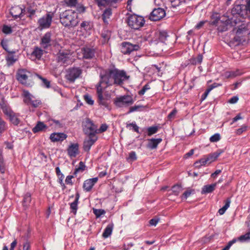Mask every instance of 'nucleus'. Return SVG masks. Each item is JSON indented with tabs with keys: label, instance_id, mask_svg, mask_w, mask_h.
Returning a JSON list of instances; mask_svg holds the SVG:
<instances>
[{
	"label": "nucleus",
	"instance_id": "nucleus-55",
	"mask_svg": "<svg viewBox=\"0 0 250 250\" xmlns=\"http://www.w3.org/2000/svg\"><path fill=\"white\" fill-rule=\"evenodd\" d=\"M2 31L5 34L11 33L12 31L11 28L8 25H4L2 27Z\"/></svg>",
	"mask_w": 250,
	"mask_h": 250
},
{
	"label": "nucleus",
	"instance_id": "nucleus-46",
	"mask_svg": "<svg viewBox=\"0 0 250 250\" xmlns=\"http://www.w3.org/2000/svg\"><path fill=\"white\" fill-rule=\"evenodd\" d=\"M84 99L87 104L90 105H93L94 101L92 99L91 96L88 94H85L83 96Z\"/></svg>",
	"mask_w": 250,
	"mask_h": 250
},
{
	"label": "nucleus",
	"instance_id": "nucleus-54",
	"mask_svg": "<svg viewBox=\"0 0 250 250\" xmlns=\"http://www.w3.org/2000/svg\"><path fill=\"white\" fill-rule=\"evenodd\" d=\"M177 112V111L176 109H174L168 115L167 118L169 120H171L173 119Z\"/></svg>",
	"mask_w": 250,
	"mask_h": 250
},
{
	"label": "nucleus",
	"instance_id": "nucleus-63",
	"mask_svg": "<svg viewBox=\"0 0 250 250\" xmlns=\"http://www.w3.org/2000/svg\"><path fill=\"white\" fill-rule=\"evenodd\" d=\"M107 129V126L105 124H102L100 126L99 129H98V133H102L106 131Z\"/></svg>",
	"mask_w": 250,
	"mask_h": 250
},
{
	"label": "nucleus",
	"instance_id": "nucleus-43",
	"mask_svg": "<svg viewBox=\"0 0 250 250\" xmlns=\"http://www.w3.org/2000/svg\"><path fill=\"white\" fill-rule=\"evenodd\" d=\"M167 37V32L165 31H160L159 32V39L162 42H164Z\"/></svg>",
	"mask_w": 250,
	"mask_h": 250
},
{
	"label": "nucleus",
	"instance_id": "nucleus-53",
	"mask_svg": "<svg viewBox=\"0 0 250 250\" xmlns=\"http://www.w3.org/2000/svg\"><path fill=\"white\" fill-rule=\"evenodd\" d=\"M78 12L80 13H84L85 11V7L82 4H78L76 6Z\"/></svg>",
	"mask_w": 250,
	"mask_h": 250
},
{
	"label": "nucleus",
	"instance_id": "nucleus-13",
	"mask_svg": "<svg viewBox=\"0 0 250 250\" xmlns=\"http://www.w3.org/2000/svg\"><path fill=\"white\" fill-rule=\"evenodd\" d=\"M83 58L86 60H90L94 58L95 56L96 50L94 48L84 47L82 48Z\"/></svg>",
	"mask_w": 250,
	"mask_h": 250
},
{
	"label": "nucleus",
	"instance_id": "nucleus-23",
	"mask_svg": "<svg viewBox=\"0 0 250 250\" xmlns=\"http://www.w3.org/2000/svg\"><path fill=\"white\" fill-rule=\"evenodd\" d=\"M223 152V151L222 150L219 149L214 153H210L209 155L206 156L205 157L207 159L208 164L215 161Z\"/></svg>",
	"mask_w": 250,
	"mask_h": 250
},
{
	"label": "nucleus",
	"instance_id": "nucleus-62",
	"mask_svg": "<svg viewBox=\"0 0 250 250\" xmlns=\"http://www.w3.org/2000/svg\"><path fill=\"white\" fill-rule=\"evenodd\" d=\"M28 13L29 14L28 17L30 18H32V16L35 14V10L34 9H32L31 7H28L27 9Z\"/></svg>",
	"mask_w": 250,
	"mask_h": 250
},
{
	"label": "nucleus",
	"instance_id": "nucleus-32",
	"mask_svg": "<svg viewBox=\"0 0 250 250\" xmlns=\"http://www.w3.org/2000/svg\"><path fill=\"white\" fill-rule=\"evenodd\" d=\"M1 45L3 48L8 53L10 54H15L16 53V51L12 49L10 50L8 47V42L7 41L5 40H2L1 42Z\"/></svg>",
	"mask_w": 250,
	"mask_h": 250
},
{
	"label": "nucleus",
	"instance_id": "nucleus-42",
	"mask_svg": "<svg viewBox=\"0 0 250 250\" xmlns=\"http://www.w3.org/2000/svg\"><path fill=\"white\" fill-rule=\"evenodd\" d=\"M182 190V187L180 185H175L172 188V192L175 195H178Z\"/></svg>",
	"mask_w": 250,
	"mask_h": 250
},
{
	"label": "nucleus",
	"instance_id": "nucleus-44",
	"mask_svg": "<svg viewBox=\"0 0 250 250\" xmlns=\"http://www.w3.org/2000/svg\"><path fill=\"white\" fill-rule=\"evenodd\" d=\"M80 26L81 28L87 30L90 28V22L87 21H83L81 23Z\"/></svg>",
	"mask_w": 250,
	"mask_h": 250
},
{
	"label": "nucleus",
	"instance_id": "nucleus-47",
	"mask_svg": "<svg viewBox=\"0 0 250 250\" xmlns=\"http://www.w3.org/2000/svg\"><path fill=\"white\" fill-rule=\"evenodd\" d=\"M158 127L157 126H151L149 127L147 129V134L148 136H151L152 134L155 133L158 131Z\"/></svg>",
	"mask_w": 250,
	"mask_h": 250
},
{
	"label": "nucleus",
	"instance_id": "nucleus-61",
	"mask_svg": "<svg viewBox=\"0 0 250 250\" xmlns=\"http://www.w3.org/2000/svg\"><path fill=\"white\" fill-rule=\"evenodd\" d=\"M193 192H194V190H187L183 194V197L185 199H187L188 197H189L191 194V193H193Z\"/></svg>",
	"mask_w": 250,
	"mask_h": 250
},
{
	"label": "nucleus",
	"instance_id": "nucleus-11",
	"mask_svg": "<svg viewBox=\"0 0 250 250\" xmlns=\"http://www.w3.org/2000/svg\"><path fill=\"white\" fill-rule=\"evenodd\" d=\"M166 16L165 10L162 8L154 9L150 13L149 19L151 21H158L163 19Z\"/></svg>",
	"mask_w": 250,
	"mask_h": 250
},
{
	"label": "nucleus",
	"instance_id": "nucleus-17",
	"mask_svg": "<svg viewBox=\"0 0 250 250\" xmlns=\"http://www.w3.org/2000/svg\"><path fill=\"white\" fill-rule=\"evenodd\" d=\"M70 57V52L68 50H61L57 54L58 61L62 63H67Z\"/></svg>",
	"mask_w": 250,
	"mask_h": 250
},
{
	"label": "nucleus",
	"instance_id": "nucleus-3",
	"mask_svg": "<svg viewBox=\"0 0 250 250\" xmlns=\"http://www.w3.org/2000/svg\"><path fill=\"white\" fill-rule=\"evenodd\" d=\"M60 22L65 27L73 28L79 23L78 14L72 10H66L60 15Z\"/></svg>",
	"mask_w": 250,
	"mask_h": 250
},
{
	"label": "nucleus",
	"instance_id": "nucleus-59",
	"mask_svg": "<svg viewBox=\"0 0 250 250\" xmlns=\"http://www.w3.org/2000/svg\"><path fill=\"white\" fill-rule=\"evenodd\" d=\"M246 4L244 5V10L246 11V14H247V12H249L250 13V0H246Z\"/></svg>",
	"mask_w": 250,
	"mask_h": 250
},
{
	"label": "nucleus",
	"instance_id": "nucleus-45",
	"mask_svg": "<svg viewBox=\"0 0 250 250\" xmlns=\"http://www.w3.org/2000/svg\"><path fill=\"white\" fill-rule=\"evenodd\" d=\"M221 139L220 135L219 133H216L211 136L209 138V141L211 142H217Z\"/></svg>",
	"mask_w": 250,
	"mask_h": 250
},
{
	"label": "nucleus",
	"instance_id": "nucleus-28",
	"mask_svg": "<svg viewBox=\"0 0 250 250\" xmlns=\"http://www.w3.org/2000/svg\"><path fill=\"white\" fill-rule=\"evenodd\" d=\"M113 226L114 225L113 224H110L107 226L102 234V236L104 238H106L111 234L113 229Z\"/></svg>",
	"mask_w": 250,
	"mask_h": 250
},
{
	"label": "nucleus",
	"instance_id": "nucleus-35",
	"mask_svg": "<svg viewBox=\"0 0 250 250\" xmlns=\"http://www.w3.org/2000/svg\"><path fill=\"white\" fill-rule=\"evenodd\" d=\"M48 122L50 125H54V127L56 128H61L63 126L62 124L59 120L51 119L48 120Z\"/></svg>",
	"mask_w": 250,
	"mask_h": 250
},
{
	"label": "nucleus",
	"instance_id": "nucleus-21",
	"mask_svg": "<svg viewBox=\"0 0 250 250\" xmlns=\"http://www.w3.org/2000/svg\"><path fill=\"white\" fill-rule=\"evenodd\" d=\"M43 50L40 47L36 46L34 48L33 51L31 54V57L34 61H36V60H40L43 54Z\"/></svg>",
	"mask_w": 250,
	"mask_h": 250
},
{
	"label": "nucleus",
	"instance_id": "nucleus-7",
	"mask_svg": "<svg viewBox=\"0 0 250 250\" xmlns=\"http://www.w3.org/2000/svg\"><path fill=\"white\" fill-rule=\"evenodd\" d=\"M82 73V70L79 67H72L68 69L66 71L65 78L70 83H73L75 80L79 77Z\"/></svg>",
	"mask_w": 250,
	"mask_h": 250
},
{
	"label": "nucleus",
	"instance_id": "nucleus-30",
	"mask_svg": "<svg viewBox=\"0 0 250 250\" xmlns=\"http://www.w3.org/2000/svg\"><path fill=\"white\" fill-rule=\"evenodd\" d=\"M112 14L111 9L110 8H107L106 9L103 15H102V19L103 20L104 22L108 24V19H109L110 16Z\"/></svg>",
	"mask_w": 250,
	"mask_h": 250
},
{
	"label": "nucleus",
	"instance_id": "nucleus-27",
	"mask_svg": "<svg viewBox=\"0 0 250 250\" xmlns=\"http://www.w3.org/2000/svg\"><path fill=\"white\" fill-rule=\"evenodd\" d=\"M80 197L79 193H77L76 194V197L75 201L70 204V208L72 210V212L76 214L78 209V201Z\"/></svg>",
	"mask_w": 250,
	"mask_h": 250
},
{
	"label": "nucleus",
	"instance_id": "nucleus-52",
	"mask_svg": "<svg viewBox=\"0 0 250 250\" xmlns=\"http://www.w3.org/2000/svg\"><path fill=\"white\" fill-rule=\"evenodd\" d=\"M144 108L142 105H134L130 107L128 113L132 112L137 110H141V109Z\"/></svg>",
	"mask_w": 250,
	"mask_h": 250
},
{
	"label": "nucleus",
	"instance_id": "nucleus-60",
	"mask_svg": "<svg viewBox=\"0 0 250 250\" xmlns=\"http://www.w3.org/2000/svg\"><path fill=\"white\" fill-rule=\"evenodd\" d=\"M237 241L236 239H233L231 241H229L227 245L222 250H229L230 247L232 246V244L235 243Z\"/></svg>",
	"mask_w": 250,
	"mask_h": 250
},
{
	"label": "nucleus",
	"instance_id": "nucleus-20",
	"mask_svg": "<svg viewBox=\"0 0 250 250\" xmlns=\"http://www.w3.org/2000/svg\"><path fill=\"white\" fill-rule=\"evenodd\" d=\"M98 178L95 177L85 180L83 184V188L86 191H90L93 186L97 182Z\"/></svg>",
	"mask_w": 250,
	"mask_h": 250
},
{
	"label": "nucleus",
	"instance_id": "nucleus-22",
	"mask_svg": "<svg viewBox=\"0 0 250 250\" xmlns=\"http://www.w3.org/2000/svg\"><path fill=\"white\" fill-rule=\"evenodd\" d=\"M66 138L67 135L63 133H53L50 136V139L53 142L62 141Z\"/></svg>",
	"mask_w": 250,
	"mask_h": 250
},
{
	"label": "nucleus",
	"instance_id": "nucleus-15",
	"mask_svg": "<svg viewBox=\"0 0 250 250\" xmlns=\"http://www.w3.org/2000/svg\"><path fill=\"white\" fill-rule=\"evenodd\" d=\"M25 12V8H22L19 6H15L12 7L11 9L10 13L13 18L15 19L18 18H22Z\"/></svg>",
	"mask_w": 250,
	"mask_h": 250
},
{
	"label": "nucleus",
	"instance_id": "nucleus-33",
	"mask_svg": "<svg viewBox=\"0 0 250 250\" xmlns=\"http://www.w3.org/2000/svg\"><path fill=\"white\" fill-rule=\"evenodd\" d=\"M119 0H101L98 3L99 6H107L111 5L113 3H115L118 1Z\"/></svg>",
	"mask_w": 250,
	"mask_h": 250
},
{
	"label": "nucleus",
	"instance_id": "nucleus-31",
	"mask_svg": "<svg viewBox=\"0 0 250 250\" xmlns=\"http://www.w3.org/2000/svg\"><path fill=\"white\" fill-rule=\"evenodd\" d=\"M225 202V205L218 210V213L220 215L224 214L226 210L229 208L231 202L230 199L229 198H227Z\"/></svg>",
	"mask_w": 250,
	"mask_h": 250
},
{
	"label": "nucleus",
	"instance_id": "nucleus-24",
	"mask_svg": "<svg viewBox=\"0 0 250 250\" xmlns=\"http://www.w3.org/2000/svg\"><path fill=\"white\" fill-rule=\"evenodd\" d=\"M162 141L161 138L158 139H151L148 140V144L147 147L151 149H155L157 147L158 145Z\"/></svg>",
	"mask_w": 250,
	"mask_h": 250
},
{
	"label": "nucleus",
	"instance_id": "nucleus-49",
	"mask_svg": "<svg viewBox=\"0 0 250 250\" xmlns=\"http://www.w3.org/2000/svg\"><path fill=\"white\" fill-rule=\"evenodd\" d=\"M93 212L97 218L100 217L102 215H103L105 213L104 210L100 209H94Z\"/></svg>",
	"mask_w": 250,
	"mask_h": 250
},
{
	"label": "nucleus",
	"instance_id": "nucleus-58",
	"mask_svg": "<svg viewBox=\"0 0 250 250\" xmlns=\"http://www.w3.org/2000/svg\"><path fill=\"white\" fill-rule=\"evenodd\" d=\"M132 126L133 129L136 132L139 133V127L136 125L135 123H131L127 124L126 127H129Z\"/></svg>",
	"mask_w": 250,
	"mask_h": 250
},
{
	"label": "nucleus",
	"instance_id": "nucleus-40",
	"mask_svg": "<svg viewBox=\"0 0 250 250\" xmlns=\"http://www.w3.org/2000/svg\"><path fill=\"white\" fill-rule=\"evenodd\" d=\"M244 33L245 34H249V32H248V30L247 29V28H245V27H242V28H239L237 29V32H236L237 36L238 37L241 36L242 34H243Z\"/></svg>",
	"mask_w": 250,
	"mask_h": 250
},
{
	"label": "nucleus",
	"instance_id": "nucleus-6",
	"mask_svg": "<svg viewBox=\"0 0 250 250\" xmlns=\"http://www.w3.org/2000/svg\"><path fill=\"white\" fill-rule=\"evenodd\" d=\"M22 96L23 102L28 105L37 108L41 104V101L36 100L28 91L23 90Z\"/></svg>",
	"mask_w": 250,
	"mask_h": 250
},
{
	"label": "nucleus",
	"instance_id": "nucleus-10",
	"mask_svg": "<svg viewBox=\"0 0 250 250\" xmlns=\"http://www.w3.org/2000/svg\"><path fill=\"white\" fill-rule=\"evenodd\" d=\"M140 48L138 44H133L128 42H123L121 44V52L124 54H129L132 51L139 50Z\"/></svg>",
	"mask_w": 250,
	"mask_h": 250
},
{
	"label": "nucleus",
	"instance_id": "nucleus-14",
	"mask_svg": "<svg viewBox=\"0 0 250 250\" xmlns=\"http://www.w3.org/2000/svg\"><path fill=\"white\" fill-rule=\"evenodd\" d=\"M3 113L7 115L10 121L15 125H18L20 123L18 115L14 113L10 109L5 108L3 109Z\"/></svg>",
	"mask_w": 250,
	"mask_h": 250
},
{
	"label": "nucleus",
	"instance_id": "nucleus-57",
	"mask_svg": "<svg viewBox=\"0 0 250 250\" xmlns=\"http://www.w3.org/2000/svg\"><path fill=\"white\" fill-rule=\"evenodd\" d=\"M5 122L0 119V133L3 132L6 129Z\"/></svg>",
	"mask_w": 250,
	"mask_h": 250
},
{
	"label": "nucleus",
	"instance_id": "nucleus-64",
	"mask_svg": "<svg viewBox=\"0 0 250 250\" xmlns=\"http://www.w3.org/2000/svg\"><path fill=\"white\" fill-rule=\"evenodd\" d=\"M30 249V244L29 242L26 241L23 244V250H29Z\"/></svg>",
	"mask_w": 250,
	"mask_h": 250
},
{
	"label": "nucleus",
	"instance_id": "nucleus-8",
	"mask_svg": "<svg viewBox=\"0 0 250 250\" xmlns=\"http://www.w3.org/2000/svg\"><path fill=\"white\" fill-rule=\"evenodd\" d=\"M133 102L132 97L129 95H124L117 97L114 101L115 104L120 107L131 105L133 103Z\"/></svg>",
	"mask_w": 250,
	"mask_h": 250
},
{
	"label": "nucleus",
	"instance_id": "nucleus-2",
	"mask_svg": "<svg viewBox=\"0 0 250 250\" xmlns=\"http://www.w3.org/2000/svg\"><path fill=\"white\" fill-rule=\"evenodd\" d=\"M244 4H237L235 5L231 9L230 15L227 16V19L225 20V23L222 27L219 26L218 29L220 32H223L227 30V25L230 24L231 26H235L237 23L242 21L244 16L246 14L244 10Z\"/></svg>",
	"mask_w": 250,
	"mask_h": 250
},
{
	"label": "nucleus",
	"instance_id": "nucleus-19",
	"mask_svg": "<svg viewBox=\"0 0 250 250\" xmlns=\"http://www.w3.org/2000/svg\"><path fill=\"white\" fill-rule=\"evenodd\" d=\"M67 154L70 157H76L79 154V145L78 143L71 144L67 148Z\"/></svg>",
	"mask_w": 250,
	"mask_h": 250
},
{
	"label": "nucleus",
	"instance_id": "nucleus-56",
	"mask_svg": "<svg viewBox=\"0 0 250 250\" xmlns=\"http://www.w3.org/2000/svg\"><path fill=\"white\" fill-rule=\"evenodd\" d=\"M150 89V86L148 84H146L143 86L142 89L139 91V94L140 95H144L147 90Z\"/></svg>",
	"mask_w": 250,
	"mask_h": 250
},
{
	"label": "nucleus",
	"instance_id": "nucleus-1",
	"mask_svg": "<svg viewBox=\"0 0 250 250\" xmlns=\"http://www.w3.org/2000/svg\"><path fill=\"white\" fill-rule=\"evenodd\" d=\"M100 80L97 85V102L99 104L107 107L108 102L110 99V95L107 92H103V89L113 85H121L125 81L128 79L124 70L115 68H108L103 70L100 74Z\"/></svg>",
	"mask_w": 250,
	"mask_h": 250
},
{
	"label": "nucleus",
	"instance_id": "nucleus-39",
	"mask_svg": "<svg viewBox=\"0 0 250 250\" xmlns=\"http://www.w3.org/2000/svg\"><path fill=\"white\" fill-rule=\"evenodd\" d=\"M85 167V166L83 162H80L79 164L78 167L75 169L74 174H76L80 171H83L84 170Z\"/></svg>",
	"mask_w": 250,
	"mask_h": 250
},
{
	"label": "nucleus",
	"instance_id": "nucleus-9",
	"mask_svg": "<svg viewBox=\"0 0 250 250\" xmlns=\"http://www.w3.org/2000/svg\"><path fill=\"white\" fill-rule=\"evenodd\" d=\"M98 126L95 125L92 121L89 119H87L85 122L83 131L85 134H88L90 136L91 134L96 135L98 133Z\"/></svg>",
	"mask_w": 250,
	"mask_h": 250
},
{
	"label": "nucleus",
	"instance_id": "nucleus-51",
	"mask_svg": "<svg viewBox=\"0 0 250 250\" xmlns=\"http://www.w3.org/2000/svg\"><path fill=\"white\" fill-rule=\"evenodd\" d=\"M137 159L136 153L134 151H131L129 154V156L127 158L128 161H134Z\"/></svg>",
	"mask_w": 250,
	"mask_h": 250
},
{
	"label": "nucleus",
	"instance_id": "nucleus-48",
	"mask_svg": "<svg viewBox=\"0 0 250 250\" xmlns=\"http://www.w3.org/2000/svg\"><path fill=\"white\" fill-rule=\"evenodd\" d=\"M237 241H239L241 242H246V241H249V236H248V235L247 233H246L244 235H242L239 237L237 239H236Z\"/></svg>",
	"mask_w": 250,
	"mask_h": 250
},
{
	"label": "nucleus",
	"instance_id": "nucleus-50",
	"mask_svg": "<svg viewBox=\"0 0 250 250\" xmlns=\"http://www.w3.org/2000/svg\"><path fill=\"white\" fill-rule=\"evenodd\" d=\"M38 77L39 79H40L42 83H43V85L47 88H49L50 87V82L48 81L47 79H46L45 78H44L43 77H42V76H41L40 75H38Z\"/></svg>",
	"mask_w": 250,
	"mask_h": 250
},
{
	"label": "nucleus",
	"instance_id": "nucleus-37",
	"mask_svg": "<svg viewBox=\"0 0 250 250\" xmlns=\"http://www.w3.org/2000/svg\"><path fill=\"white\" fill-rule=\"evenodd\" d=\"M13 54L9 53L6 57V60L8 65L10 66L13 64L16 61V59H15Z\"/></svg>",
	"mask_w": 250,
	"mask_h": 250
},
{
	"label": "nucleus",
	"instance_id": "nucleus-26",
	"mask_svg": "<svg viewBox=\"0 0 250 250\" xmlns=\"http://www.w3.org/2000/svg\"><path fill=\"white\" fill-rule=\"evenodd\" d=\"M47 126L42 122H38L36 126L33 127L32 131L34 133H37L47 129Z\"/></svg>",
	"mask_w": 250,
	"mask_h": 250
},
{
	"label": "nucleus",
	"instance_id": "nucleus-16",
	"mask_svg": "<svg viewBox=\"0 0 250 250\" xmlns=\"http://www.w3.org/2000/svg\"><path fill=\"white\" fill-rule=\"evenodd\" d=\"M96 135L91 134L90 136H88V138L85 139L83 142V148L85 151L88 152L90 149L91 146L95 143L97 140Z\"/></svg>",
	"mask_w": 250,
	"mask_h": 250
},
{
	"label": "nucleus",
	"instance_id": "nucleus-29",
	"mask_svg": "<svg viewBox=\"0 0 250 250\" xmlns=\"http://www.w3.org/2000/svg\"><path fill=\"white\" fill-rule=\"evenodd\" d=\"M242 72L238 69L235 71H227L225 73V76L226 78H233L237 76L241 75Z\"/></svg>",
	"mask_w": 250,
	"mask_h": 250
},
{
	"label": "nucleus",
	"instance_id": "nucleus-4",
	"mask_svg": "<svg viewBox=\"0 0 250 250\" xmlns=\"http://www.w3.org/2000/svg\"><path fill=\"white\" fill-rule=\"evenodd\" d=\"M53 17V13L51 12H47L45 15L38 20L37 23L39 28L41 30L49 28L51 26Z\"/></svg>",
	"mask_w": 250,
	"mask_h": 250
},
{
	"label": "nucleus",
	"instance_id": "nucleus-34",
	"mask_svg": "<svg viewBox=\"0 0 250 250\" xmlns=\"http://www.w3.org/2000/svg\"><path fill=\"white\" fill-rule=\"evenodd\" d=\"M206 164H208V162L206 157L205 156L204 158L195 162L194 166L196 167L199 168H200L201 166H205Z\"/></svg>",
	"mask_w": 250,
	"mask_h": 250
},
{
	"label": "nucleus",
	"instance_id": "nucleus-12",
	"mask_svg": "<svg viewBox=\"0 0 250 250\" xmlns=\"http://www.w3.org/2000/svg\"><path fill=\"white\" fill-rule=\"evenodd\" d=\"M31 74L29 72L25 69L19 70L17 72V80L22 84L27 85V79L30 76Z\"/></svg>",
	"mask_w": 250,
	"mask_h": 250
},
{
	"label": "nucleus",
	"instance_id": "nucleus-25",
	"mask_svg": "<svg viewBox=\"0 0 250 250\" xmlns=\"http://www.w3.org/2000/svg\"><path fill=\"white\" fill-rule=\"evenodd\" d=\"M217 183L204 186L202 189V194H206L212 192L215 188Z\"/></svg>",
	"mask_w": 250,
	"mask_h": 250
},
{
	"label": "nucleus",
	"instance_id": "nucleus-18",
	"mask_svg": "<svg viewBox=\"0 0 250 250\" xmlns=\"http://www.w3.org/2000/svg\"><path fill=\"white\" fill-rule=\"evenodd\" d=\"M51 33L46 32L41 39L40 44L44 49H46L51 45Z\"/></svg>",
	"mask_w": 250,
	"mask_h": 250
},
{
	"label": "nucleus",
	"instance_id": "nucleus-41",
	"mask_svg": "<svg viewBox=\"0 0 250 250\" xmlns=\"http://www.w3.org/2000/svg\"><path fill=\"white\" fill-rule=\"evenodd\" d=\"M65 4L68 7H75L78 3V0H64Z\"/></svg>",
	"mask_w": 250,
	"mask_h": 250
},
{
	"label": "nucleus",
	"instance_id": "nucleus-36",
	"mask_svg": "<svg viewBox=\"0 0 250 250\" xmlns=\"http://www.w3.org/2000/svg\"><path fill=\"white\" fill-rule=\"evenodd\" d=\"M31 201V194L30 193H26L23 198V206L25 207H27Z\"/></svg>",
	"mask_w": 250,
	"mask_h": 250
},
{
	"label": "nucleus",
	"instance_id": "nucleus-38",
	"mask_svg": "<svg viewBox=\"0 0 250 250\" xmlns=\"http://www.w3.org/2000/svg\"><path fill=\"white\" fill-rule=\"evenodd\" d=\"M203 60V56L199 54L196 58L192 59L191 62L193 64L201 63Z\"/></svg>",
	"mask_w": 250,
	"mask_h": 250
},
{
	"label": "nucleus",
	"instance_id": "nucleus-5",
	"mask_svg": "<svg viewBox=\"0 0 250 250\" xmlns=\"http://www.w3.org/2000/svg\"><path fill=\"white\" fill-rule=\"evenodd\" d=\"M145 23L144 18L141 16L132 15L128 17L127 23L131 28L137 30L142 27Z\"/></svg>",
	"mask_w": 250,
	"mask_h": 250
}]
</instances>
